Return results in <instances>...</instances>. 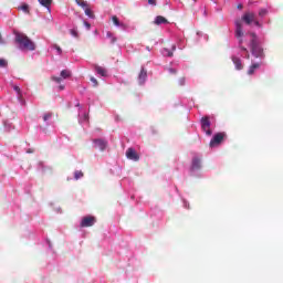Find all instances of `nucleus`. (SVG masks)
I'll use <instances>...</instances> for the list:
<instances>
[{
  "mask_svg": "<svg viewBox=\"0 0 283 283\" xmlns=\"http://www.w3.org/2000/svg\"><path fill=\"white\" fill-rule=\"evenodd\" d=\"M15 43H18L20 50H27L29 52L36 50V45L24 33H15Z\"/></svg>",
  "mask_w": 283,
  "mask_h": 283,
  "instance_id": "obj_1",
  "label": "nucleus"
},
{
  "mask_svg": "<svg viewBox=\"0 0 283 283\" xmlns=\"http://www.w3.org/2000/svg\"><path fill=\"white\" fill-rule=\"evenodd\" d=\"M250 49L252 56L255 59H264V49L260 45V42H258V35L255 33H250Z\"/></svg>",
  "mask_w": 283,
  "mask_h": 283,
  "instance_id": "obj_2",
  "label": "nucleus"
},
{
  "mask_svg": "<svg viewBox=\"0 0 283 283\" xmlns=\"http://www.w3.org/2000/svg\"><path fill=\"white\" fill-rule=\"evenodd\" d=\"M235 36H237L240 45H242V43H244V40L242 39V36H244V31L242 29V21H240V20L235 21Z\"/></svg>",
  "mask_w": 283,
  "mask_h": 283,
  "instance_id": "obj_3",
  "label": "nucleus"
},
{
  "mask_svg": "<svg viewBox=\"0 0 283 283\" xmlns=\"http://www.w3.org/2000/svg\"><path fill=\"white\" fill-rule=\"evenodd\" d=\"M201 128L202 132L207 134V136H211V122L209 120L208 116L201 118Z\"/></svg>",
  "mask_w": 283,
  "mask_h": 283,
  "instance_id": "obj_4",
  "label": "nucleus"
},
{
  "mask_svg": "<svg viewBox=\"0 0 283 283\" xmlns=\"http://www.w3.org/2000/svg\"><path fill=\"white\" fill-rule=\"evenodd\" d=\"M202 169V158L195 156L191 160L190 171H199Z\"/></svg>",
  "mask_w": 283,
  "mask_h": 283,
  "instance_id": "obj_5",
  "label": "nucleus"
},
{
  "mask_svg": "<svg viewBox=\"0 0 283 283\" xmlns=\"http://www.w3.org/2000/svg\"><path fill=\"white\" fill-rule=\"evenodd\" d=\"M95 223H96V218L88 216L82 219L80 227L82 228L94 227Z\"/></svg>",
  "mask_w": 283,
  "mask_h": 283,
  "instance_id": "obj_6",
  "label": "nucleus"
},
{
  "mask_svg": "<svg viewBox=\"0 0 283 283\" xmlns=\"http://www.w3.org/2000/svg\"><path fill=\"white\" fill-rule=\"evenodd\" d=\"M241 21H244L247 25H251V23H253V21H255V12L247 11L242 15Z\"/></svg>",
  "mask_w": 283,
  "mask_h": 283,
  "instance_id": "obj_7",
  "label": "nucleus"
},
{
  "mask_svg": "<svg viewBox=\"0 0 283 283\" xmlns=\"http://www.w3.org/2000/svg\"><path fill=\"white\" fill-rule=\"evenodd\" d=\"M222 140H224V133H217L210 140V147H217Z\"/></svg>",
  "mask_w": 283,
  "mask_h": 283,
  "instance_id": "obj_8",
  "label": "nucleus"
},
{
  "mask_svg": "<svg viewBox=\"0 0 283 283\" xmlns=\"http://www.w3.org/2000/svg\"><path fill=\"white\" fill-rule=\"evenodd\" d=\"M126 158H128V160H135V163H137V160H140V157L134 148H128L126 150Z\"/></svg>",
  "mask_w": 283,
  "mask_h": 283,
  "instance_id": "obj_9",
  "label": "nucleus"
},
{
  "mask_svg": "<svg viewBox=\"0 0 283 283\" xmlns=\"http://www.w3.org/2000/svg\"><path fill=\"white\" fill-rule=\"evenodd\" d=\"M94 144L96 149H99V151H105V149L107 148V142L103 139H95Z\"/></svg>",
  "mask_w": 283,
  "mask_h": 283,
  "instance_id": "obj_10",
  "label": "nucleus"
},
{
  "mask_svg": "<svg viewBox=\"0 0 283 283\" xmlns=\"http://www.w3.org/2000/svg\"><path fill=\"white\" fill-rule=\"evenodd\" d=\"M139 85H143L145 81H147V70L145 67H142L139 75H138Z\"/></svg>",
  "mask_w": 283,
  "mask_h": 283,
  "instance_id": "obj_11",
  "label": "nucleus"
},
{
  "mask_svg": "<svg viewBox=\"0 0 283 283\" xmlns=\"http://www.w3.org/2000/svg\"><path fill=\"white\" fill-rule=\"evenodd\" d=\"M255 70H260V63H253L252 65H250L248 70L249 76H253V74H255Z\"/></svg>",
  "mask_w": 283,
  "mask_h": 283,
  "instance_id": "obj_12",
  "label": "nucleus"
},
{
  "mask_svg": "<svg viewBox=\"0 0 283 283\" xmlns=\"http://www.w3.org/2000/svg\"><path fill=\"white\" fill-rule=\"evenodd\" d=\"M163 23H169V21L166 20V18L163 17V15H157L156 19H155V24L156 25H163Z\"/></svg>",
  "mask_w": 283,
  "mask_h": 283,
  "instance_id": "obj_13",
  "label": "nucleus"
},
{
  "mask_svg": "<svg viewBox=\"0 0 283 283\" xmlns=\"http://www.w3.org/2000/svg\"><path fill=\"white\" fill-rule=\"evenodd\" d=\"M232 62L234 63L237 70H242V67H244L240 57L233 56Z\"/></svg>",
  "mask_w": 283,
  "mask_h": 283,
  "instance_id": "obj_14",
  "label": "nucleus"
},
{
  "mask_svg": "<svg viewBox=\"0 0 283 283\" xmlns=\"http://www.w3.org/2000/svg\"><path fill=\"white\" fill-rule=\"evenodd\" d=\"M40 6H43V8H48L50 10V7L52 6V0H38Z\"/></svg>",
  "mask_w": 283,
  "mask_h": 283,
  "instance_id": "obj_15",
  "label": "nucleus"
},
{
  "mask_svg": "<svg viewBox=\"0 0 283 283\" xmlns=\"http://www.w3.org/2000/svg\"><path fill=\"white\" fill-rule=\"evenodd\" d=\"M95 71L97 72V74H99V76H107V70L102 66H96Z\"/></svg>",
  "mask_w": 283,
  "mask_h": 283,
  "instance_id": "obj_16",
  "label": "nucleus"
},
{
  "mask_svg": "<svg viewBox=\"0 0 283 283\" xmlns=\"http://www.w3.org/2000/svg\"><path fill=\"white\" fill-rule=\"evenodd\" d=\"M112 21H113L114 25H117V28L118 27L126 28V25L124 23H120V21L118 20V17H116V15H113Z\"/></svg>",
  "mask_w": 283,
  "mask_h": 283,
  "instance_id": "obj_17",
  "label": "nucleus"
},
{
  "mask_svg": "<svg viewBox=\"0 0 283 283\" xmlns=\"http://www.w3.org/2000/svg\"><path fill=\"white\" fill-rule=\"evenodd\" d=\"M18 10H22V12H24L25 14H30V6H28L25 3L18 7Z\"/></svg>",
  "mask_w": 283,
  "mask_h": 283,
  "instance_id": "obj_18",
  "label": "nucleus"
},
{
  "mask_svg": "<svg viewBox=\"0 0 283 283\" xmlns=\"http://www.w3.org/2000/svg\"><path fill=\"white\" fill-rule=\"evenodd\" d=\"M70 76H72V72L67 70L61 71V78H70Z\"/></svg>",
  "mask_w": 283,
  "mask_h": 283,
  "instance_id": "obj_19",
  "label": "nucleus"
},
{
  "mask_svg": "<svg viewBox=\"0 0 283 283\" xmlns=\"http://www.w3.org/2000/svg\"><path fill=\"white\" fill-rule=\"evenodd\" d=\"M75 3H77L80 8H83V10L90 7V4H87L84 0H75Z\"/></svg>",
  "mask_w": 283,
  "mask_h": 283,
  "instance_id": "obj_20",
  "label": "nucleus"
},
{
  "mask_svg": "<svg viewBox=\"0 0 283 283\" xmlns=\"http://www.w3.org/2000/svg\"><path fill=\"white\" fill-rule=\"evenodd\" d=\"M84 12H85L86 17H88L90 19H94V12H92V9H90V7H86L84 9Z\"/></svg>",
  "mask_w": 283,
  "mask_h": 283,
  "instance_id": "obj_21",
  "label": "nucleus"
},
{
  "mask_svg": "<svg viewBox=\"0 0 283 283\" xmlns=\"http://www.w3.org/2000/svg\"><path fill=\"white\" fill-rule=\"evenodd\" d=\"M74 178H75V180H80V178H83V171L76 170L74 172Z\"/></svg>",
  "mask_w": 283,
  "mask_h": 283,
  "instance_id": "obj_22",
  "label": "nucleus"
},
{
  "mask_svg": "<svg viewBox=\"0 0 283 283\" xmlns=\"http://www.w3.org/2000/svg\"><path fill=\"white\" fill-rule=\"evenodd\" d=\"M13 90L14 92H17L18 94V98H21L23 95L21 94V87L17 86V85H13Z\"/></svg>",
  "mask_w": 283,
  "mask_h": 283,
  "instance_id": "obj_23",
  "label": "nucleus"
},
{
  "mask_svg": "<svg viewBox=\"0 0 283 283\" xmlns=\"http://www.w3.org/2000/svg\"><path fill=\"white\" fill-rule=\"evenodd\" d=\"M53 114L52 113H45L43 116V120L44 123H48V120H50V118H52Z\"/></svg>",
  "mask_w": 283,
  "mask_h": 283,
  "instance_id": "obj_24",
  "label": "nucleus"
},
{
  "mask_svg": "<svg viewBox=\"0 0 283 283\" xmlns=\"http://www.w3.org/2000/svg\"><path fill=\"white\" fill-rule=\"evenodd\" d=\"M266 14H269V10H266V9H260V11H259V17H266Z\"/></svg>",
  "mask_w": 283,
  "mask_h": 283,
  "instance_id": "obj_25",
  "label": "nucleus"
},
{
  "mask_svg": "<svg viewBox=\"0 0 283 283\" xmlns=\"http://www.w3.org/2000/svg\"><path fill=\"white\" fill-rule=\"evenodd\" d=\"M106 36H107L108 39H112V40H111V43H116V38H114V35L112 34V32L108 31V32L106 33Z\"/></svg>",
  "mask_w": 283,
  "mask_h": 283,
  "instance_id": "obj_26",
  "label": "nucleus"
},
{
  "mask_svg": "<svg viewBox=\"0 0 283 283\" xmlns=\"http://www.w3.org/2000/svg\"><path fill=\"white\" fill-rule=\"evenodd\" d=\"M240 50H241L242 52H247L245 59H251V55L249 54V50H247V48L240 46Z\"/></svg>",
  "mask_w": 283,
  "mask_h": 283,
  "instance_id": "obj_27",
  "label": "nucleus"
},
{
  "mask_svg": "<svg viewBox=\"0 0 283 283\" xmlns=\"http://www.w3.org/2000/svg\"><path fill=\"white\" fill-rule=\"evenodd\" d=\"M0 67H8V61L0 59Z\"/></svg>",
  "mask_w": 283,
  "mask_h": 283,
  "instance_id": "obj_28",
  "label": "nucleus"
},
{
  "mask_svg": "<svg viewBox=\"0 0 283 283\" xmlns=\"http://www.w3.org/2000/svg\"><path fill=\"white\" fill-rule=\"evenodd\" d=\"M51 80L54 81L55 83H61L63 81V77L52 76Z\"/></svg>",
  "mask_w": 283,
  "mask_h": 283,
  "instance_id": "obj_29",
  "label": "nucleus"
},
{
  "mask_svg": "<svg viewBox=\"0 0 283 283\" xmlns=\"http://www.w3.org/2000/svg\"><path fill=\"white\" fill-rule=\"evenodd\" d=\"M91 82L93 83L94 87H98V81L96 80V77H91Z\"/></svg>",
  "mask_w": 283,
  "mask_h": 283,
  "instance_id": "obj_30",
  "label": "nucleus"
},
{
  "mask_svg": "<svg viewBox=\"0 0 283 283\" xmlns=\"http://www.w3.org/2000/svg\"><path fill=\"white\" fill-rule=\"evenodd\" d=\"M53 48L59 52V54H63V50L61 49V46L54 44Z\"/></svg>",
  "mask_w": 283,
  "mask_h": 283,
  "instance_id": "obj_31",
  "label": "nucleus"
},
{
  "mask_svg": "<svg viewBox=\"0 0 283 283\" xmlns=\"http://www.w3.org/2000/svg\"><path fill=\"white\" fill-rule=\"evenodd\" d=\"M70 32L72 36H78V32H76V30L72 29Z\"/></svg>",
  "mask_w": 283,
  "mask_h": 283,
  "instance_id": "obj_32",
  "label": "nucleus"
},
{
  "mask_svg": "<svg viewBox=\"0 0 283 283\" xmlns=\"http://www.w3.org/2000/svg\"><path fill=\"white\" fill-rule=\"evenodd\" d=\"M252 23H254V25H256L258 28H260V21H258L256 18H254V21H253Z\"/></svg>",
  "mask_w": 283,
  "mask_h": 283,
  "instance_id": "obj_33",
  "label": "nucleus"
},
{
  "mask_svg": "<svg viewBox=\"0 0 283 283\" xmlns=\"http://www.w3.org/2000/svg\"><path fill=\"white\" fill-rule=\"evenodd\" d=\"M149 6H156V0H148Z\"/></svg>",
  "mask_w": 283,
  "mask_h": 283,
  "instance_id": "obj_34",
  "label": "nucleus"
},
{
  "mask_svg": "<svg viewBox=\"0 0 283 283\" xmlns=\"http://www.w3.org/2000/svg\"><path fill=\"white\" fill-rule=\"evenodd\" d=\"M85 28H87V30H90V28H92V24H90V22H84Z\"/></svg>",
  "mask_w": 283,
  "mask_h": 283,
  "instance_id": "obj_35",
  "label": "nucleus"
},
{
  "mask_svg": "<svg viewBox=\"0 0 283 283\" xmlns=\"http://www.w3.org/2000/svg\"><path fill=\"white\" fill-rule=\"evenodd\" d=\"M179 85H185V77L179 78Z\"/></svg>",
  "mask_w": 283,
  "mask_h": 283,
  "instance_id": "obj_36",
  "label": "nucleus"
},
{
  "mask_svg": "<svg viewBox=\"0 0 283 283\" xmlns=\"http://www.w3.org/2000/svg\"><path fill=\"white\" fill-rule=\"evenodd\" d=\"M178 71H176L175 69H169V73L170 74H176Z\"/></svg>",
  "mask_w": 283,
  "mask_h": 283,
  "instance_id": "obj_37",
  "label": "nucleus"
},
{
  "mask_svg": "<svg viewBox=\"0 0 283 283\" xmlns=\"http://www.w3.org/2000/svg\"><path fill=\"white\" fill-rule=\"evenodd\" d=\"M167 56H174V52L167 51Z\"/></svg>",
  "mask_w": 283,
  "mask_h": 283,
  "instance_id": "obj_38",
  "label": "nucleus"
},
{
  "mask_svg": "<svg viewBox=\"0 0 283 283\" xmlns=\"http://www.w3.org/2000/svg\"><path fill=\"white\" fill-rule=\"evenodd\" d=\"M238 10H242L243 6L242 4H238Z\"/></svg>",
  "mask_w": 283,
  "mask_h": 283,
  "instance_id": "obj_39",
  "label": "nucleus"
},
{
  "mask_svg": "<svg viewBox=\"0 0 283 283\" xmlns=\"http://www.w3.org/2000/svg\"><path fill=\"white\" fill-rule=\"evenodd\" d=\"M59 90H65V86L64 85H60Z\"/></svg>",
  "mask_w": 283,
  "mask_h": 283,
  "instance_id": "obj_40",
  "label": "nucleus"
},
{
  "mask_svg": "<svg viewBox=\"0 0 283 283\" xmlns=\"http://www.w3.org/2000/svg\"><path fill=\"white\" fill-rule=\"evenodd\" d=\"M172 50H174V51L176 50V45L172 46Z\"/></svg>",
  "mask_w": 283,
  "mask_h": 283,
  "instance_id": "obj_41",
  "label": "nucleus"
},
{
  "mask_svg": "<svg viewBox=\"0 0 283 283\" xmlns=\"http://www.w3.org/2000/svg\"><path fill=\"white\" fill-rule=\"evenodd\" d=\"M0 41H1V34H0Z\"/></svg>",
  "mask_w": 283,
  "mask_h": 283,
  "instance_id": "obj_42",
  "label": "nucleus"
}]
</instances>
